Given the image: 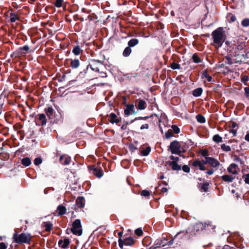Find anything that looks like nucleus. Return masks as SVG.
I'll return each instance as SVG.
<instances>
[{"instance_id": "1", "label": "nucleus", "mask_w": 249, "mask_h": 249, "mask_svg": "<svg viewBox=\"0 0 249 249\" xmlns=\"http://www.w3.org/2000/svg\"><path fill=\"white\" fill-rule=\"evenodd\" d=\"M132 99L131 96L121 97L120 102L124 105V109H134L135 106L137 109H145L146 107V103L144 100L139 99L131 103Z\"/></svg>"}, {"instance_id": "2", "label": "nucleus", "mask_w": 249, "mask_h": 249, "mask_svg": "<svg viewBox=\"0 0 249 249\" xmlns=\"http://www.w3.org/2000/svg\"><path fill=\"white\" fill-rule=\"evenodd\" d=\"M80 56L79 58L71 59L70 60V66L73 69L79 68V76L81 78H84L86 76L88 72V62L84 60Z\"/></svg>"}, {"instance_id": "3", "label": "nucleus", "mask_w": 249, "mask_h": 249, "mask_svg": "<svg viewBox=\"0 0 249 249\" xmlns=\"http://www.w3.org/2000/svg\"><path fill=\"white\" fill-rule=\"evenodd\" d=\"M224 33V31L222 27H219L212 32V36L213 41L216 48H219L222 46L225 40Z\"/></svg>"}, {"instance_id": "4", "label": "nucleus", "mask_w": 249, "mask_h": 249, "mask_svg": "<svg viewBox=\"0 0 249 249\" xmlns=\"http://www.w3.org/2000/svg\"><path fill=\"white\" fill-rule=\"evenodd\" d=\"M32 238V236L28 233H21L18 234L15 232L13 235V241L16 243H30Z\"/></svg>"}, {"instance_id": "5", "label": "nucleus", "mask_w": 249, "mask_h": 249, "mask_svg": "<svg viewBox=\"0 0 249 249\" xmlns=\"http://www.w3.org/2000/svg\"><path fill=\"white\" fill-rule=\"evenodd\" d=\"M140 42L139 39L133 38L130 39L127 43L128 46L125 48L123 52V55L125 57H128L132 53V48L137 46Z\"/></svg>"}, {"instance_id": "6", "label": "nucleus", "mask_w": 249, "mask_h": 249, "mask_svg": "<svg viewBox=\"0 0 249 249\" xmlns=\"http://www.w3.org/2000/svg\"><path fill=\"white\" fill-rule=\"evenodd\" d=\"M30 50V47L28 45H26L23 47H19L18 50L11 55L12 57H18L22 56H25L28 52Z\"/></svg>"}, {"instance_id": "7", "label": "nucleus", "mask_w": 249, "mask_h": 249, "mask_svg": "<svg viewBox=\"0 0 249 249\" xmlns=\"http://www.w3.org/2000/svg\"><path fill=\"white\" fill-rule=\"evenodd\" d=\"M169 149L172 154L180 155L182 152L181 142L177 141L172 142L170 143Z\"/></svg>"}, {"instance_id": "8", "label": "nucleus", "mask_w": 249, "mask_h": 249, "mask_svg": "<svg viewBox=\"0 0 249 249\" xmlns=\"http://www.w3.org/2000/svg\"><path fill=\"white\" fill-rule=\"evenodd\" d=\"M71 231L73 234L80 236L82 234V229L81 221L79 219H76L72 224Z\"/></svg>"}, {"instance_id": "9", "label": "nucleus", "mask_w": 249, "mask_h": 249, "mask_svg": "<svg viewBox=\"0 0 249 249\" xmlns=\"http://www.w3.org/2000/svg\"><path fill=\"white\" fill-rule=\"evenodd\" d=\"M173 244V240L168 242L167 236H162L161 238L156 240L155 242V248L164 247L166 245L171 246Z\"/></svg>"}, {"instance_id": "10", "label": "nucleus", "mask_w": 249, "mask_h": 249, "mask_svg": "<svg viewBox=\"0 0 249 249\" xmlns=\"http://www.w3.org/2000/svg\"><path fill=\"white\" fill-rule=\"evenodd\" d=\"M103 63V61L96 59H92L90 63H88V65H89L88 69H89V67H90L91 70H92L93 71H94L95 72H99V66L102 65Z\"/></svg>"}, {"instance_id": "11", "label": "nucleus", "mask_w": 249, "mask_h": 249, "mask_svg": "<svg viewBox=\"0 0 249 249\" xmlns=\"http://www.w3.org/2000/svg\"><path fill=\"white\" fill-rule=\"evenodd\" d=\"M118 243L120 247L122 249L124 245L131 246L133 245L134 243V240L131 237H128L124 240L119 238Z\"/></svg>"}, {"instance_id": "12", "label": "nucleus", "mask_w": 249, "mask_h": 249, "mask_svg": "<svg viewBox=\"0 0 249 249\" xmlns=\"http://www.w3.org/2000/svg\"><path fill=\"white\" fill-rule=\"evenodd\" d=\"M201 2V0H190L189 3L183 4L185 7L188 9H194L196 7L198 6Z\"/></svg>"}, {"instance_id": "13", "label": "nucleus", "mask_w": 249, "mask_h": 249, "mask_svg": "<svg viewBox=\"0 0 249 249\" xmlns=\"http://www.w3.org/2000/svg\"><path fill=\"white\" fill-rule=\"evenodd\" d=\"M196 226L198 228H200L202 230H208L210 231V229L209 228V226H213L212 229H214L215 228V226L213 225L211 222H205L204 223L200 222L197 223L196 224Z\"/></svg>"}, {"instance_id": "14", "label": "nucleus", "mask_w": 249, "mask_h": 249, "mask_svg": "<svg viewBox=\"0 0 249 249\" xmlns=\"http://www.w3.org/2000/svg\"><path fill=\"white\" fill-rule=\"evenodd\" d=\"M206 162H208V163L213 167H216L219 165V161L212 157H206Z\"/></svg>"}, {"instance_id": "15", "label": "nucleus", "mask_w": 249, "mask_h": 249, "mask_svg": "<svg viewBox=\"0 0 249 249\" xmlns=\"http://www.w3.org/2000/svg\"><path fill=\"white\" fill-rule=\"evenodd\" d=\"M108 120L109 122L112 123H118L120 122L121 118L119 116H117L115 113H111L109 116Z\"/></svg>"}, {"instance_id": "16", "label": "nucleus", "mask_w": 249, "mask_h": 249, "mask_svg": "<svg viewBox=\"0 0 249 249\" xmlns=\"http://www.w3.org/2000/svg\"><path fill=\"white\" fill-rule=\"evenodd\" d=\"M60 161H61L62 163L64 165H68L71 161V158L68 156L62 155L60 157Z\"/></svg>"}, {"instance_id": "17", "label": "nucleus", "mask_w": 249, "mask_h": 249, "mask_svg": "<svg viewBox=\"0 0 249 249\" xmlns=\"http://www.w3.org/2000/svg\"><path fill=\"white\" fill-rule=\"evenodd\" d=\"M192 165L195 167H198L200 170L203 171L205 170V166L203 165L202 161H200V160H196L194 161L192 163Z\"/></svg>"}, {"instance_id": "18", "label": "nucleus", "mask_w": 249, "mask_h": 249, "mask_svg": "<svg viewBox=\"0 0 249 249\" xmlns=\"http://www.w3.org/2000/svg\"><path fill=\"white\" fill-rule=\"evenodd\" d=\"M70 244V240L68 239H65L63 240H60L58 242L59 246L62 248L65 249L67 248Z\"/></svg>"}, {"instance_id": "19", "label": "nucleus", "mask_w": 249, "mask_h": 249, "mask_svg": "<svg viewBox=\"0 0 249 249\" xmlns=\"http://www.w3.org/2000/svg\"><path fill=\"white\" fill-rule=\"evenodd\" d=\"M83 50L81 49V47L79 45H76L74 46L72 50V53L75 55H80L81 53H83Z\"/></svg>"}, {"instance_id": "20", "label": "nucleus", "mask_w": 249, "mask_h": 249, "mask_svg": "<svg viewBox=\"0 0 249 249\" xmlns=\"http://www.w3.org/2000/svg\"><path fill=\"white\" fill-rule=\"evenodd\" d=\"M167 163L173 170H179L181 169V166L177 162L168 161Z\"/></svg>"}, {"instance_id": "21", "label": "nucleus", "mask_w": 249, "mask_h": 249, "mask_svg": "<svg viewBox=\"0 0 249 249\" xmlns=\"http://www.w3.org/2000/svg\"><path fill=\"white\" fill-rule=\"evenodd\" d=\"M10 20L11 22H15L17 20H19V16L16 13L11 12L10 13Z\"/></svg>"}, {"instance_id": "22", "label": "nucleus", "mask_w": 249, "mask_h": 249, "mask_svg": "<svg viewBox=\"0 0 249 249\" xmlns=\"http://www.w3.org/2000/svg\"><path fill=\"white\" fill-rule=\"evenodd\" d=\"M203 92V89L202 88H198L197 89H195L193 92L192 94L195 97H199L200 96Z\"/></svg>"}, {"instance_id": "23", "label": "nucleus", "mask_w": 249, "mask_h": 249, "mask_svg": "<svg viewBox=\"0 0 249 249\" xmlns=\"http://www.w3.org/2000/svg\"><path fill=\"white\" fill-rule=\"evenodd\" d=\"M245 46L244 44H240L237 45H236L235 47V54H233L234 56L236 55H239V53L240 51L244 49Z\"/></svg>"}, {"instance_id": "24", "label": "nucleus", "mask_w": 249, "mask_h": 249, "mask_svg": "<svg viewBox=\"0 0 249 249\" xmlns=\"http://www.w3.org/2000/svg\"><path fill=\"white\" fill-rule=\"evenodd\" d=\"M237 165L235 164H231L228 168L229 172L233 174H236L237 172L236 171Z\"/></svg>"}, {"instance_id": "25", "label": "nucleus", "mask_w": 249, "mask_h": 249, "mask_svg": "<svg viewBox=\"0 0 249 249\" xmlns=\"http://www.w3.org/2000/svg\"><path fill=\"white\" fill-rule=\"evenodd\" d=\"M57 212L59 215H63L66 213V209L65 207L62 206V205H60L57 207Z\"/></svg>"}, {"instance_id": "26", "label": "nucleus", "mask_w": 249, "mask_h": 249, "mask_svg": "<svg viewBox=\"0 0 249 249\" xmlns=\"http://www.w3.org/2000/svg\"><path fill=\"white\" fill-rule=\"evenodd\" d=\"M201 78H206L208 82H211L213 79L212 77L208 73L207 70H205L202 72Z\"/></svg>"}, {"instance_id": "27", "label": "nucleus", "mask_w": 249, "mask_h": 249, "mask_svg": "<svg viewBox=\"0 0 249 249\" xmlns=\"http://www.w3.org/2000/svg\"><path fill=\"white\" fill-rule=\"evenodd\" d=\"M76 204L78 207L83 208L84 206L85 200L83 197H79L76 199Z\"/></svg>"}, {"instance_id": "28", "label": "nucleus", "mask_w": 249, "mask_h": 249, "mask_svg": "<svg viewBox=\"0 0 249 249\" xmlns=\"http://www.w3.org/2000/svg\"><path fill=\"white\" fill-rule=\"evenodd\" d=\"M192 59L195 63H199L202 61L197 53H194L192 57Z\"/></svg>"}, {"instance_id": "29", "label": "nucleus", "mask_w": 249, "mask_h": 249, "mask_svg": "<svg viewBox=\"0 0 249 249\" xmlns=\"http://www.w3.org/2000/svg\"><path fill=\"white\" fill-rule=\"evenodd\" d=\"M21 163L25 166H28L31 164V161L29 158L26 157L22 159Z\"/></svg>"}, {"instance_id": "30", "label": "nucleus", "mask_w": 249, "mask_h": 249, "mask_svg": "<svg viewBox=\"0 0 249 249\" xmlns=\"http://www.w3.org/2000/svg\"><path fill=\"white\" fill-rule=\"evenodd\" d=\"M221 178L224 181L227 182H231L234 179V178L232 176L228 175H226L222 176Z\"/></svg>"}, {"instance_id": "31", "label": "nucleus", "mask_w": 249, "mask_h": 249, "mask_svg": "<svg viewBox=\"0 0 249 249\" xmlns=\"http://www.w3.org/2000/svg\"><path fill=\"white\" fill-rule=\"evenodd\" d=\"M227 18H228V20L230 23L233 22L236 19V17L231 13L228 14Z\"/></svg>"}, {"instance_id": "32", "label": "nucleus", "mask_w": 249, "mask_h": 249, "mask_svg": "<svg viewBox=\"0 0 249 249\" xmlns=\"http://www.w3.org/2000/svg\"><path fill=\"white\" fill-rule=\"evenodd\" d=\"M87 18L89 21H93L94 23H96L97 22V17L95 14H92L88 16Z\"/></svg>"}, {"instance_id": "33", "label": "nucleus", "mask_w": 249, "mask_h": 249, "mask_svg": "<svg viewBox=\"0 0 249 249\" xmlns=\"http://www.w3.org/2000/svg\"><path fill=\"white\" fill-rule=\"evenodd\" d=\"M196 119L198 123L203 124L206 121L205 117L201 114H198L196 116Z\"/></svg>"}, {"instance_id": "34", "label": "nucleus", "mask_w": 249, "mask_h": 249, "mask_svg": "<svg viewBox=\"0 0 249 249\" xmlns=\"http://www.w3.org/2000/svg\"><path fill=\"white\" fill-rule=\"evenodd\" d=\"M39 120L41 122V124L43 125L45 124H46V117L44 114H41L39 115Z\"/></svg>"}, {"instance_id": "35", "label": "nucleus", "mask_w": 249, "mask_h": 249, "mask_svg": "<svg viewBox=\"0 0 249 249\" xmlns=\"http://www.w3.org/2000/svg\"><path fill=\"white\" fill-rule=\"evenodd\" d=\"M159 125H160L161 123H163L164 124H165L167 123V120L166 116L165 114L162 115L160 118L159 119Z\"/></svg>"}, {"instance_id": "36", "label": "nucleus", "mask_w": 249, "mask_h": 249, "mask_svg": "<svg viewBox=\"0 0 249 249\" xmlns=\"http://www.w3.org/2000/svg\"><path fill=\"white\" fill-rule=\"evenodd\" d=\"M241 25L244 27H249V18H244L241 21Z\"/></svg>"}, {"instance_id": "37", "label": "nucleus", "mask_w": 249, "mask_h": 249, "mask_svg": "<svg viewBox=\"0 0 249 249\" xmlns=\"http://www.w3.org/2000/svg\"><path fill=\"white\" fill-rule=\"evenodd\" d=\"M150 150H151L150 147H147L146 148L142 149L141 151V154L142 155H143L144 156H146L149 154Z\"/></svg>"}, {"instance_id": "38", "label": "nucleus", "mask_w": 249, "mask_h": 249, "mask_svg": "<svg viewBox=\"0 0 249 249\" xmlns=\"http://www.w3.org/2000/svg\"><path fill=\"white\" fill-rule=\"evenodd\" d=\"M213 141L216 142H220L222 141V137H221L219 135H215L213 137Z\"/></svg>"}, {"instance_id": "39", "label": "nucleus", "mask_w": 249, "mask_h": 249, "mask_svg": "<svg viewBox=\"0 0 249 249\" xmlns=\"http://www.w3.org/2000/svg\"><path fill=\"white\" fill-rule=\"evenodd\" d=\"M44 226L45 228V230L47 231H49L52 229V224L49 222H46L44 223Z\"/></svg>"}, {"instance_id": "40", "label": "nucleus", "mask_w": 249, "mask_h": 249, "mask_svg": "<svg viewBox=\"0 0 249 249\" xmlns=\"http://www.w3.org/2000/svg\"><path fill=\"white\" fill-rule=\"evenodd\" d=\"M170 67L173 70L180 69V65L179 64L173 62L171 64Z\"/></svg>"}, {"instance_id": "41", "label": "nucleus", "mask_w": 249, "mask_h": 249, "mask_svg": "<svg viewBox=\"0 0 249 249\" xmlns=\"http://www.w3.org/2000/svg\"><path fill=\"white\" fill-rule=\"evenodd\" d=\"M64 0H56L54 4L57 7H61L62 6Z\"/></svg>"}, {"instance_id": "42", "label": "nucleus", "mask_w": 249, "mask_h": 249, "mask_svg": "<svg viewBox=\"0 0 249 249\" xmlns=\"http://www.w3.org/2000/svg\"><path fill=\"white\" fill-rule=\"evenodd\" d=\"M249 80V76L247 75H243L241 78V81L243 82L245 85H248L247 82Z\"/></svg>"}, {"instance_id": "43", "label": "nucleus", "mask_w": 249, "mask_h": 249, "mask_svg": "<svg viewBox=\"0 0 249 249\" xmlns=\"http://www.w3.org/2000/svg\"><path fill=\"white\" fill-rule=\"evenodd\" d=\"M94 174L98 178H101L103 176V172L100 170H95Z\"/></svg>"}, {"instance_id": "44", "label": "nucleus", "mask_w": 249, "mask_h": 249, "mask_svg": "<svg viewBox=\"0 0 249 249\" xmlns=\"http://www.w3.org/2000/svg\"><path fill=\"white\" fill-rule=\"evenodd\" d=\"M209 183L206 182L203 183L201 187V189L204 192H207L208 189Z\"/></svg>"}, {"instance_id": "45", "label": "nucleus", "mask_w": 249, "mask_h": 249, "mask_svg": "<svg viewBox=\"0 0 249 249\" xmlns=\"http://www.w3.org/2000/svg\"><path fill=\"white\" fill-rule=\"evenodd\" d=\"M221 148L223 150H224L225 151H227V152L230 151L231 150L230 146L227 145L225 144H223L221 145Z\"/></svg>"}, {"instance_id": "46", "label": "nucleus", "mask_w": 249, "mask_h": 249, "mask_svg": "<svg viewBox=\"0 0 249 249\" xmlns=\"http://www.w3.org/2000/svg\"><path fill=\"white\" fill-rule=\"evenodd\" d=\"M173 135V133L172 130H169L165 133V137L167 139H170Z\"/></svg>"}, {"instance_id": "47", "label": "nucleus", "mask_w": 249, "mask_h": 249, "mask_svg": "<svg viewBox=\"0 0 249 249\" xmlns=\"http://www.w3.org/2000/svg\"><path fill=\"white\" fill-rule=\"evenodd\" d=\"M172 128V131L176 134H178L180 131L179 128L177 125H173Z\"/></svg>"}, {"instance_id": "48", "label": "nucleus", "mask_w": 249, "mask_h": 249, "mask_svg": "<svg viewBox=\"0 0 249 249\" xmlns=\"http://www.w3.org/2000/svg\"><path fill=\"white\" fill-rule=\"evenodd\" d=\"M42 160L40 158H36L35 160H34V163L36 165H38L41 164L42 163Z\"/></svg>"}, {"instance_id": "49", "label": "nucleus", "mask_w": 249, "mask_h": 249, "mask_svg": "<svg viewBox=\"0 0 249 249\" xmlns=\"http://www.w3.org/2000/svg\"><path fill=\"white\" fill-rule=\"evenodd\" d=\"M245 96V97L249 99V87H247L244 88Z\"/></svg>"}, {"instance_id": "50", "label": "nucleus", "mask_w": 249, "mask_h": 249, "mask_svg": "<svg viewBox=\"0 0 249 249\" xmlns=\"http://www.w3.org/2000/svg\"><path fill=\"white\" fill-rule=\"evenodd\" d=\"M200 153L201 154L202 156L205 157V158L206 157H208V151L207 150H202L200 151Z\"/></svg>"}, {"instance_id": "51", "label": "nucleus", "mask_w": 249, "mask_h": 249, "mask_svg": "<svg viewBox=\"0 0 249 249\" xmlns=\"http://www.w3.org/2000/svg\"><path fill=\"white\" fill-rule=\"evenodd\" d=\"M135 232L139 236L142 235L143 233L142 231L140 228L136 229L135 231Z\"/></svg>"}, {"instance_id": "52", "label": "nucleus", "mask_w": 249, "mask_h": 249, "mask_svg": "<svg viewBox=\"0 0 249 249\" xmlns=\"http://www.w3.org/2000/svg\"><path fill=\"white\" fill-rule=\"evenodd\" d=\"M170 159L172 160V161H170L171 162H177L179 160V158L178 157H175L174 156H171L170 157Z\"/></svg>"}, {"instance_id": "53", "label": "nucleus", "mask_w": 249, "mask_h": 249, "mask_svg": "<svg viewBox=\"0 0 249 249\" xmlns=\"http://www.w3.org/2000/svg\"><path fill=\"white\" fill-rule=\"evenodd\" d=\"M244 181L246 183L249 184V174H247L243 176Z\"/></svg>"}, {"instance_id": "54", "label": "nucleus", "mask_w": 249, "mask_h": 249, "mask_svg": "<svg viewBox=\"0 0 249 249\" xmlns=\"http://www.w3.org/2000/svg\"><path fill=\"white\" fill-rule=\"evenodd\" d=\"M150 195V193L148 191L143 190L141 192V195L144 196H147Z\"/></svg>"}, {"instance_id": "55", "label": "nucleus", "mask_w": 249, "mask_h": 249, "mask_svg": "<svg viewBox=\"0 0 249 249\" xmlns=\"http://www.w3.org/2000/svg\"><path fill=\"white\" fill-rule=\"evenodd\" d=\"M124 110V114L126 116H128L131 114H134L133 112V110Z\"/></svg>"}, {"instance_id": "56", "label": "nucleus", "mask_w": 249, "mask_h": 249, "mask_svg": "<svg viewBox=\"0 0 249 249\" xmlns=\"http://www.w3.org/2000/svg\"><path fill=\"white\" fill-rule=\"evenodd\" d=\"M182 170L185 172L188 173L190 171V168L187 165H184L182 167Z\"/></svg>"}, {"instance_id": "57", "label": "nucleus", "mask_w": 249, "mask_h": 249, "mask_svg": "<svg viewBox=\"0 0 249 249\" xmlns=\"http://www.w3.org/2000/svg\"><path fill=\"white\" fill-rule=\"evenodd\" d=\"M7 249V246L4 243L1 242L0 243V249Z\"/></svg>"}, {"instance_id": "58", "label": "nucleus", "mask_w": 249, "mask_h": 249, "mask_svg": "<svg viewBox=\"0 0 249 249\" xmlns=\"http://www.w3.org/2000/svg\"><path fill=\"white\" fill-rule=\"evenodd\" d=\"M148 124H142L141 127V129H148Z\"/></svg>"}, {"instance_id": "59", "label": "nucleus", "mask_w": 249, "mask_h": 249, "mask_svg": "<svg viewBox=\"0 0 249 249\" xmlns=\"http://www.w3.org/2000/svg\"><path fill=\"white\" fill-rule=\"evenodd\" d=\"M108 104L109 107H113L114 109H116L115 106L114 105V102H111V101H109L108 102Z\"/></svg>"}, {"instance_id": "60", "label": "nucleus", "mask_w": 249, "mask_h": 249, "mask_svg": "<svg viewBox=\"0 0 249 249\" xmlns=\"http://www.w3.org/2000/svg\"><path fill=\"white\" fill-rule=\"evenodd\" d=\"M225 58H226V59L227 60H228L229 61V63L230 64H232V62H231V57H230V56H226V57H225Z\"/></svg>"}, {"instance_id": "61", "label": "nucleus", "mask_w": 249, "mask_h": 249, "mask_svg": "<svg viewBox=\"0 0 249 249\" xmlns=\"http://www.w3.org/2000/svg\"><path fill=\"white\" fill-rule=\"evenodd\" d=\"M206 173L209 175H211L213 173V170L212 169L208 170Z\"/></svg>"}, {"instance_id": "62", "label": "nucleus", "mask_w": 249, "mask_h": 249, "mask_svg": "<svg viewBox=\"0 0 249 249\" xmlns=\"http://www.w3.org/2000/svg\"><path fill=\"white\" fill-rule=\"evenodd\" d=\"M4 105V101L0 99V109H1Z\"/></svg>"}, {"instance_id": "63", "label": "nucleus", "mask_w": 249, "mask_h": 249, "mask_svg": "<svg viewBox=\"0 0 249 249\" xmlns=\"http://www.w3.org/2000/svg\"><path fill=\"white\" fill-rule=\"evenodd\" d=\"M167 189L165 187H163L162 189H161V192L162 193H167Z\"/></svg>"}, {"instance_id": "64", "label": "nucleus", "mask_w": 249, "mask_h": 249, "mask_svg": "<svg viewBox=\"0 0 249 249\" xmlns=\"http://www.w3.org/2000/svg\"><path fill=\"white\" fill-rule=\"evenodd\" d=\"M245 140L248 142H249V133H248L246 136H245Z\"/></svg>"}]
</instances>
